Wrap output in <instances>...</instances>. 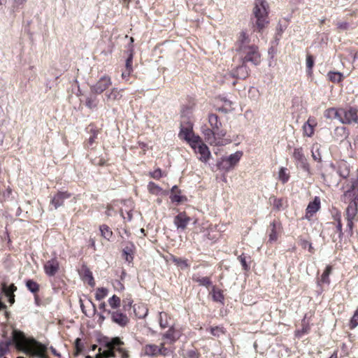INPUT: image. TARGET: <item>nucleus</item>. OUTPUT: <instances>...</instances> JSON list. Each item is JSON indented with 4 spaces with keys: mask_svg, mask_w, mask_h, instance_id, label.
I'll list each match as a JSON object with an SVG mask.
<instances>
[{
    "mask_svg": "<svg viewBox=\"0 0 358 358\" xmlns=\"http://www.w3.org/2000/svg\"><path fill=\"white\" fill-rule=\"evenodd\" d=\"M13 343L17 351L33 358H49L48 348L33 338H27L20 331H13Z\"/></svg>",
    "mask_w": 358,
    "mask_h": 358,
    "instance_id": "nucleus-1",
    "label": "nucleus"
},
{
    "mask_svg": "<svg viewBox=\"0 0 358 358\" xmlns=\"http://www.w3.org/2000/svg\"><path fill=\"white\" fill-rule=\"evenodd\" d=\"M342 200L349 203L345 217L348 232L351 236L353 234L354 222L358 221V180L352 182L350 188L344 192Z\"/></svg>",
    "mask_w": 358,
    "mask_h": 358,
    "instance_id": "nucleus-2",
    "label": "nucleus"
},
{
    "mask_svg": "<svg viewBox=\"0 0 358 358\" xmlns=\"http://www.w3.org/2000/svg\"><path fill=\"white\" fill-rule=\"evenodd\" d=\"M250 39L245 31H241L235 43L236 51L238 53L243 64L251 62L259 65L261 62V55L259 48L255 44L250 45Z\"/></svg>",
    "mask_w": 358,
    "mask_h": 358,
    "instance_id": "nucleus-3",
    "label": "nucleus"
},
{
    "mask_svg": "<svg viewBox=\"0 0 358 358\" xmlns=\"http://www.w3.org/2000/svg\"><path fill=\"white\" fill-rule=\"evenodd\" d=\"M269 6L266 0H255L252 15L255 21H252L254 31L262 32L269 23Z\"/></svg>",
    "mask_w": 358,
    "mask_h": 358,
    "instance_id": "nucleus-4",
    "label": "nucleus"
},
{
    "mask_svg": "<svg viewBox=\"0 0 358 358\" xmlns=\"http://www.w3.org/2000/svg\"><path fill=\"white\" fill-rule=\"evenodd\" d=\"M124 342L119 337L113 338L106 344L103 350L101 348H99V354L96 355V358H101V356L105 358L113 357L129 358V352L122 348Z\"/></svg>",
    "mask_w": 358,
    "mask_h": 358,
    "instance_id": "nucleus-5",
    "label": "nucleus"
},
{
    "mask_svg": "<svg viewBox=\"0 0 358 358\" xmlns=\"http://www.w3.org/2000/svg\"><path fill=\"white\" fill-rule=\"evenodd\" d=\"M168 328L169 329L162 334V339L167 340V343L173 344L182 336L184 328L176 324H173Z\"/></svg>",
    "mask_w": 358,
    "mask_h": 358,
    "instance_id": "nucleus-6",
    "label": "nucleus"
},
{
    "mask_svg": "<svg viewBox=\"0 0 358 358\" xmlns=\"http://www.w3.org/2000/svg\"><path fill=\"white\" fill-rule=\"evenodd\" d=\"M178 137L180 139L185 141L190 145L192 143L198 142L199 136L194 133L192 124L187 122L185 124H181Z\"/></svg>",
    "mask_w": 358,
    "mask_h": 358,
    "instance_id": "nucleus-7",
    "label": "nucleus"
},
{
    "mask_svg": "<svg viewBox=\"0 0 358 358\" xmlns=\"http://www.w3.org/2000/svg\"><path fill=\"white\" fill-rule=\"evenodd\" d=\"M208 120L210 127L215 130L218 139H221L226 136L227 131L222 128V124L217 114L209 113Z\"/></svg>",
    "mask_w": 358,
    "mask_h": 358,
    "instance_id": "nucleus-8",
    "label": "nucleus"
},
{
    "mask_svg": "<svg viewBox=\"0 0 358 358\" xmlns=\"http://www.w3.org/2000/svg\"><path fill=\"white\" fill-rule=\"evenodd\" d=\"M190 147L195 151L196 153L200 155L199 159L203 162H206L210 157V152L208 146L203 142L202 139L199 137L197 143H192Z\"/></svg>",
    "mask_w": 358,
    "mask_h": 358,
    "instance_id": "nucleus-9",
    "label": "nucleus"
},
{
    "mask_svg": "<svg viewBox=\"0 0 358 358\" xmlns=\"http://www.w3.org/2000/svg\"><path fill=\"white\" fill-rule=\"evenodd\" d=\"M43 270L48 277L55 276L60 271L59 259L55 256L46 261L43 264Z\"/></svg>",
    "mask_w": 358,
    "mask_h": 358,
    "instance_id": "nucleus-10",
    "label": "nucleus"
},
{
    "mask_svg": "<svg viewBox=\"0 0 358 358\" xmlns=\"http://www.w3.org/2000/svg\"><path fill=\"white\" fill-rule=\"evenodd\" d=\"M242 156V151H237L231 154L228 157L222 159V162L220 164V168L226 171H229L238 163Z\"/></svg>",
    "mask_w": 358,
    "mask_h": 358,
    "instance_id": "nucleus-11",
    "label": "nucleus"
},
{
    "mask_svg": "<svg viewBox=\"0 0 358 358\" xmlns=\"http://www.w3.org/2000/svg\"><path fill=\"white\" fill-rule=\"evenodd\" d=\"M112 85L111 78L108 76H103L92 87V91L96 94H101Z\"/></svg>",
    "mask_w": 358,
    "mask_h": 358,
    "instance_id": "nucleus-12",
    "label": "nucleus"
},
{
    "mask_svg": "<svg viewBox=\"0 0 358 358\" xmlns=\"http://www.w3.org/2000/svg\"><path fill=\"white\" fill-rule=\"evenodd\" d=\"M108 313L110 315L111 320L113 322L118 324L122 327L127 326L129 322V317L121 310L109 311Z\"/></svg>",
    "mask_w": 358,
    "mask_h": 358,
    "instance_id": "nucleus-13",
    "label": "nucleus"
},
{
    "mask_svg": "<svg viewBox=\"0 0 358 358\" xmlns=\"http://www.w3.org/2000/svg\"><path fill=\"white\" fill-rule=\"evenodd\" d=\"M71 193L68 191H58L50 200V204L52 205L55 209L64 206V201L71 196Z\"/></svg>",
    "mask_w": 358,
    "mask_h": 358,
    "instance_id": "nucleus-14",
    "label": "nucleus"
},
{
    "mask_svg": "<svg viewBox=\"0 0 358 358\" xmlns=\"http://www.w3.org/2000/svg\"><path fill=\"white\" fill-rule=\"evenodd\" d=\"M358 124V110L354 108H344L342 124Z\"/></svg>",
    "mask_w": 358,
    "mask_h": 358,
    "instance_id": "nucleus-15",
    "label": "nucleus"
},
{
    "mask_svg": "<svg viewBox=\"0 0 358 358\" xmlns=\"http://www.w3.org/2000/svg\"><path fill=\"white\" fill-rule=\"evenodd\" d=\"M89 127L90 136L89 138L84 142V147L87 150H94L95 148L94 145L97 143L96 140L99 131L94 124H90Z\"/></svg>",
    "mask_w": 358,
    "mask_h": 358,
    "instance_id": "nucleus-16",
    "label": "nucleus"
},
{
    "mask_svg": "<svg viewBox=\"0 0 358 358\" xmlns=\"http://www.w3.org/2000/svg\"><path fill=\"white\" fill-rule=\"evenodd\" d=\"M229 76L231 78L244 80L249 76V69L246 64H243V62H242L241 65L231 70L229 73Z\"/></svg>",
    "mask_w": 358,
    "mask_h": 358,
    "instance_id": "nucleus-17",
    "label": "nucleus"
},
{
    "mask_svg": "<svg viewBox=\"0 0 358 358\" xmlns=\"http://www.w3.org/2000/svg\"><path fill=\"white\" fill-rule=\"evenodd\" d=\"M282 233L281 223L274 220L269 226V241H276Z\"/></svg>",
    "mask_w": 358,
    "mask_h": 358,
    "instance_id": "nucleus-18",
    "label": "nucleus"
},
{
    "mask_svg": "<svg viewBox=\"0 0 358 358\" xmlns=\"http://www.w3.org/2000/svg\"><path fill=\"white\" fill-rule=\"evenodd\" d=\"M190 220V217L187 215L185 212H182L174 217L173 222L178 229L184 230L187 228Z\"/></svg>",
    "mask_w": 358,
    "mask_h": 358,
    "instance_id": "nucleus-19",
    "label": "nucleus"
},
{
    "mask_svg": "<svg viewBox=\"0 0 358 358\" xmlns=\"http://www.w3.org/2000/svg\"><path fill=\"white\" fill-rule=\"evenodd\" d=\"M158 320L162 329L168 328L173 324H175L171 315L164 311L159 313Z\"/></svg>",
    "mask_w": 358,
    "mask_h": 358,
    "instance_id": "nucleus-20",
    "label": "nucleus"
},
{
    "mask_svg": "<svg viewBox=\"0 0 358 358\" xmlns=\"http://www.w3.org/2000/svg\"><path fill=\"white\" fill-rule=\"evenodd\" d=\"M2 292L8 298V302L12 305L15 303L14 292L17 290V287L12 283L7 286L6 282L1 283Z\"/></svg>",
    "mask_w": 358,
    "mask_h": 358,
    "instance_id": "nucleus-21",
    "label": "nucleus"
},
{
    "mask_svg": "<svg viewBox=\"0 0 358 358\" xmlns=\"http://www.w3.org/2000/svg\"><path fill=\"white\" fill-rule=\"evenodd\" d=\"M133 310L136 317L139 319L144 318L148 313L147 305L143 303H135L133 306Z\"/></svg>",
    "mask_w": 358,
    "mask_h": 358,
    "instance_id": "nucleus-22",
    "label": "nucleus"
},
{
    "mask_svg": "<svg viewBox=\"0 0 358 358\" xmlns=\"http://www.w3.org/2000/svg\"><path fill=\"white\" fill-rule=\"evenodd\" d=\"M135 252V245L131 242H128L122 250V256L124 259L131 263L134 259Z\"/></svg>",
    "mask_w": 358,
    "mask_h": 358,
    "instance_id": "nucleus-23",
    "label": "nucleus"
},
{
    "mask_svg": "<svg viewBox=\"0 0 358 358\" xmlns=\"http://www.w3.org/2000/svg\"><path fill=\"white\" fill-rule=\"evenodd\" d=\"M142 352L144 355L157 357H158V345L155 344H146L142 348Z\"/></svg>",
    "mask_w": 358,
    "mask_h": 358,
    "instance_id": "nucleus-24",
    "label": "nucleus"
},
{
    "mask_svg": "<svg viewBox=\"0 0 358 358\" xmlns=\"http://www.w3.org/2000/svg\"><path fill=\"white\" fill-rule=\"evenodd\" d=\"M320 208V199L319 197H315L313 201L310 202L306 208V217H308V215L311 217L315 214Z\"/></svg>",
    "mask_w": 358,
    "mask_h": 358,
    "instance_id": "nucleus-25",
    "label": "nucleus"
},
{
    "mask_svg": "<svg viewBox=\"0 0 358 358\" xmlns=\"http://www.w3.org/2000/svg\"><path fill=\"white\" fill-rule=\"evenodd\" d=\"M170 199L173 203L176 202L178 203L186 200L185 196L181 195V191L176 185H174L171 190Z\"/></svg>",
    "mask_w": 358,
    "mask_h": 358,
    "instance_id": "nucleus-26",
    "label": "nucleus"
},
{
    "mask_svg": "<svg viewBox=\"0 0 358 358\" xmlns=\"http://www.w3.org/2000/svg\"><path fill=\"white\" fill-rule=\"evenodd\" d=\"M193 282L198 283L199 286L209 288L212 286V281L210 277H201L198 274H194L192 278Z\"/></svg>",
    "mask_w": 358,
    "mask_h": 358,
    "instance_id": "nucleus-27",
    "label": "nucleus"
},
{
    "mask_svg": "<svg viewBox=\"0 0 358 358\" xmlns=\"http://www.w3.org/2000/svg\"><path fill=\"white\" fill-rule=\"evenodd\" d=\"M205 140L210 143V145L213 144H217L216 143V139H217V134L215 132V130L212 128H206L203 129L202 131Z\"/></svg>",
    "mask_w": 358,
    "mask_h": 358,
    "instance_id": "nucleus-28",
    "label": "nucleus"
},
{
    "mask_svg": "<svg viewBox=\"0 0 358 358\" xmlns=\"http://www.w3.org/2000/svg\"><path fill=\"white\" fill-rule=\"evenodd\" d=\"M26 287L28 290L34 294V299H37L38 298V292L40 289V285L34 280L29 279L26 281Z\"/></svg>",
    "mask_w": 358,
    "mask_h": 358,
    "instance_id": "nucleus-29",
    "label": "nucleus"
},
{
    "mask_svg": "<svg viewBox=\"0 0 358 358\" xmlns=\"http://www.w3.org/2000/svg\"><path fill=\"white\" fill-rule=\"evenodd\" d=\"M171 260L172 261L173 263H174L177 266L180 267L181 269L189 267V264L188 263V260L187 259L171 255Z\"/></svg>",
    "mask_w": 358,
    "mask_h": 358,
    "instance_id": "nucleus-30",
    "label": "nucleus"
},
{
    "mask_svg": "<svg viewBox=\"0 0 358 358\" xmlns=\"http://www.w3.org/2000/svg\"><path fill=\"white\" fill-rule=\"evenodd\" d=\"M315 125L316 124L313 120L308 119L303 126L304 134L307 136H311L314 133V127Z\"/></svg>",
    "mask_w": 358,
    "mask_h": 358,
    "instance_id": "nucleus-31",
    "label": "nucleus"
},
{
    "mask_svg": "<svg viewBox=\"0 0 358 358\" xmlns=\"http://www.w3.org/2000/svg\"><path fill=\"white\" fill-rule=\"evenodd\" d=\"M82 276L84 281L87 282V283L92 287L94 286L95 282L92 273L88 268H83Z\"/></svg>",
    "mask_w": 358,
    "mask_h": 358,
    "instance_id": "nucleus-32",
    "label": "nucleus"
},
{
    "mask_svg": "<svg viewBox=\"0 0 358 358\" xmlns=\"http://www.w3.org/2000/svg\"><path fill=\"white\" fill-rule=\"evenodd\" d=\"M123 90V89L119 90L117 88L114 87L109 92L106 93V95L109 100H118L122 98L121 92Z\"/></svg>",
    "mask_w": 358,
    "mask_h": 358,
    "instance_id": "nucleus-33",
    "label": "nucleus"
},
{
    "mask_svg": "<svg viewBox=\"0 0 358 358\" xmlns=\"http://www.w3.org/2000/svg\"><path fill=\"white\" fill-rule=\"evenodd\" d=\"M208 330L213 336L217 338L221 335H224L227 332L226 329L222 326L210 327Z\"/></svg>",
    "mask_w": 358,
    "mask_h": 358,
    "instance_id": "nucleus-34",
    "label": "nucleus"
},
{
    "mask_svg": "<svg viewBox=\"0 0 358 358\" xmlns=\"http://www.w3.org/2000/svg\"><path fill=\"white\" fill-rule=\"evenodd\" d=\"M296 167L298 169L301 170L303 176H308L309 174V164L306 159L296 161Z\"/></svg>",
    "mask_w": 358,
    "mask_h": 358,
    "instance_id": "nucleus-35",
    "label": "nucleus"
},
{
    "mask_svg": "<svg viewBox=\"0 0 358 358\" xmlns=\"http://www.w3.org/2000/svg\"><path fill=\"white\" fill-rule=\"evenodd\" d=\"M273 206L277 210H281L285 208V207L287 206V201L280 198H273Z\"/></svg>",
    "mask_w": 358,
    "mask_h": 358,
    "instance_id": "nucleus-36",
    "label": "nucleus"
},
{
    "mask_svg": "<svg viewBox=\"0 0 358 358\" xmlns=\"http://www.w3.org/2000/svg\"><path fill=\"white\" fill-rule=\"evenodd\" d=\"M108 302L110 308L115 310H117V308H119L121 305L120 298L115 294L109 298Z\"/></svg>",
    "mask_w": 358,
    "mask_h": 358,
    "instance_id": "nucleus-37",
    "label": "nucleus"
},
{
    "mask_svg": "<svg viewBox=\"0 0 358 358\" xmlns=\"http://www.w3.org/2000/svg\"><path fill=\"white\" fill-rule=\"evenodd\" d=\"M213 299L215 301L222 302L224 297L222 290L217 288L215 286H212Z\"/></svg>",
    "mask_w": 358,
    "mask_h": 358,
    "instance_id": "nucleus-38",
    "label": "nucleus"
},
{
    "mask_svg": "<svg viewBox=\"0 0 358 358\" xmlns=\"http://www.w3.org/2000/svg\"><path fill=\"white\" fill-rule=\"evenodd\" d=\"M329 80L333 83H340L343 79V73L337 71H330L327 75Z\"/></svg>",
    "mask_w": 358,
    "mask_h": 358,
    "instance_id": "nucleus-39",
    "label": "nucleus"
},
{
    "mask_svg": "<svg viewBox=\"0 0 358 358\" xmlns=\"http://www.w3.org/2000/svg\"><path fill=\"white\" fill-rule=\"evenodd\" d=\"M99 229H100L101 236L104 238H106L107 240H110V238L113 236V231L110 229V227L106 224H102L100 226Z\"/></svg>",
    "mask_w": 358,
    "mask_h": 358,
    "instance_id": "nucleus-40",
    "label": "nucleus"
},
{
    "mask_svg": "<svg viewBox=\"0 0 358 358\" xmlns=\"http://www.w3.org/2000/svg\"><path fill=\"white\" fill-rule=\"evenodd\" d=\"M148 192L155 195H159L161 194L162 189L154 182H149L148 185Z\"/></svg>",
    "mask_w": 358,
    "mask_h": 358,
    "instance_id": "nucleus-41",
    "label": "nucleus"
},
{
    "mask_svg": "<svg viewBox=\"0 0 358 358\" xmlns=\"http://www.w3.org/2000/svg\"><path fill=\"white\" fill-rule=\"evenodd\" d=\"M133 58H134V50L131 48L129 50V53L125 62V70L127 71L133 72Z\"/></svg>",
    "mask_w": 358,
    "mask_h": 358,
    "instance_id": "nucleus-42",
    "label": "nucleus"
},
{
    "mask_svg": "<svg viewBox=\"0 0 358 358\" xmlns=\"http://www.w3.org/2000/svg\"><path fill=\"white\" fill-rule=\"evenodd\" d=\"M10 345L9 341L0 342V358H6L4 356L9 352Z\"/></svg>",
    "mask_w": 358,
    "mask_h": 358,
    "instance_id": "nucleus-43",
    "label": "nucleus"
},
{
    "mask_svg": "<svg viewBox=\"0 0 358 358\" xmlns=\"http://www.w3.org/2000/svg\"><path fill=\"white\" fill-rule=\"evenodd\" d=\"M108 294V290L105 287H99L96 290L95 299L97 301H101L104 299Z\"/></svg>",
    "mask_w": 358,
    "mask_h": 358,
    "instance_id": "nucleus-44",
    "label": "nucleus"
},
{
    "mask_svg": "<svg viewBox=\"0 0 358 358\" xmlns=\"http://www.w3.org/2000/svg\"><path fill=\"white\" fill-rule=\"evenodd\" d=\"M166 342H162L160 343L159 345H158V356L162 355V356H167L170 354L171 350L169 348H166L165 346Z\"/></svg>",
    "mask_w": 358,
    "mask_h": 358,
    "instance_id": "nucleus-45",
    "label": "nucleus"
},
{
    "mask_svg": "<svg viewBox=\"0 0 358 358\" xmlns=\"http://www.w3.org/2000/svg\"><path fill=\"white\" fill-rule=\"evenodd\" d=\"M286 169L281 168L278 174L279 180H281L283 183L287 182L289 178V173H286Z\"/></svg>",
    "mask_w": 358,
    "mask_h": 358,
    "instance_id": "nucleus-46",
    "label": "nucleus"
},
{
    "mask_svg": "<svg viewBox=\"0 0 358 358\" xmlns=\"http://www.w3.org/2000/svg\"><path fill=\"white\" fill-rule=\"evenodd\" d=\"M133 301L131 299H126L122 301V310L123 311H129L132 306Z\"/></svg>",
    "mask_w": 358,
    "mask_h": 358,
    "instance_id": "nucleus-47",
    "label": "nucleus"
},
{
    "mask_svg": "<svg viewBox=\"0 0 358 358\" xmlns=\"http://www.w3.org/2000/svg\"><path fill=\"white\" fill-rule=\"evenodd\" d=\"M331 267L327 266L326 268L325 271H324V273H322V275L321 276V281L323 283H328L329 282V275L331 273Z\"/></svg>",
    "mask_w": 358,
    "mask_h": 358,
    "instance_id": "nucleus-48",
    "label": "nucleus"
},
{
    "mask_svg": "<svg viewBox=\"0 0 358 358\" xmlns=\"http://www.w3.org/2000/svg\"><path fill=\"white\" fill-rule=\"evenodd\" d=\"M200 353L196 349H191L187 351V358H199Z\"/></svg>",
    "mask_w": 358,
    "mask_h": 358,
    "instance_id": "nucleus-49",
    "label": "nucleus"
},
{
    "mask_svg": "<svg viewBox=\"0 0 358 358\" xmlns=\"http://www.w3.org/2000/svg\"><path fill=\"white\" fill-rule=\"evenodd\" d=\"M149 176L155 180H159L162 177V171L160 168H157L154 171L150 172Z\"/></svg>",
    "mask_w": 358,
    "mask_h": 358,
    "instance_id": "nucleus-50",
    "label": "nucleus"
},
{
    "mask_svg": "<svg viewBox=\"0 0 358 358\" xmlns=\"http://www.w3.org/2000/svg\"><path fill=\"white\" fill-rule=\"evenodd\" d=\"M336 108H330L324 111V117L327 119L334 120Z\"/></svg>",
    "mask_w": 358,
    "mask_h": 358,
    "instance_id": "nucleus-51",
    "label": "nucleus"
},
{
    "mask_svg": "<svg viewBox=\"0 0 358 358\" xmlns=\"http://www.w3.org/2000/svg\"><path fill=\"white\" fill-rule=\"evenodd\" d=\"M294 157L296 161L306 159L303 153L301 148H297L294 150Z\"/></svg>",
    "mask_w": 358,
    "mask_h": 358,
    "instance_id": "nucleus-52",
    "label": "nucleus"
},
{
    "mask_svg": "<svg viewBox=\"0 0 358 358\" xmlns=\"http://www.w3.org/2000/svg\"><path fill=\"white\" fill-rule=\"evenodd\" d=\"M92 163L94 165L103 166L106 164V161L102 157H96L92 159Z\"/></svg>",
    "mask_w": 358,
    "mask_h": 358,
    "instance_id": "nucleus-53",
    "label": "nucleus"
},
{
    "mask_svg": "<svg viewBox=\"0 0 358 358\" xmlns=\"http://www.w3.org/2000/svg\"><path fill=\"white\" fill-rule=\"evenodd\" d=\"M343 109L344 108H336V110H335L334 120H338L341 123H342L343 117Z\"/></svg>",
    "mask_w": 358,
    "mask_h": 358,
    "instance_id": "nucleus-54",
    "label": "nucleus"
},
{
    "mask_svg": "<svg viewBox=\"0 0 358 358\" xmlns=\"http://www.w3.org/2000/svg\"><path fill=\"white\" fill-rule=\"evenodd\" d=\"M313 64H314V60H313V58L311 55H307V57H306V66H307V69H308V72L310 73L312 70V68L313 66Z\"/></svg>",
    "mask_w": 358,
    "mask_h": 358,
    "instance_id": "nucleus-55",
    "label": "nucleus"
},
{
    "mask_svg": "<svg viewBox=\"0 0 358 358\" xmlns=\"http://www.w3.org/2000/svg\"><path fill=\"white\" fill-rule=\"evenodd\" d=\"M350 324L352 328H355L358 325V309L355 312L350 320Z\"/></svg>",
    "mask_w": 358,
    "mask_h": 358,
    "instance_id": "nucleus-56",
    "label": "nucleus"
},
{
    "mask_svg": "<svg viewBox=\"0 0 358 358\" xmlns=\"http://www.w3.org/2000/svg\"><path fill=\"white\" fill-rule=\"evenodd\" d=\"M86 106L89 108H94L96 106V99L92 98H87L85 102Z\"/></svg>",
    "mask_w": 358,
    "mask_h": 358,
    "instance_id": "nucleus-57",
    "label": "nucleus"
},
{
    "mask_svg": "<svg viewBox=\"0 0 358 358\" xmlns=\"http://www.w3.org/2000/svg\"><path fill=\"white\" fill-rule=\"evenodd\" d=\"M76 354L78 355L83 351V345L80 343V339L77 338L75 342Z\"/></svg>",
    "mask_w": 358,
    "mask_h": 358,
    "instance_id": "nucleus-58",
    "label": "nucleus"
},
{
    "mask_svg": "<svg viewBox=\"0 0 358 358\" xmlns=\"http://www.w3.org/2000/svg\"><path fill=\"white\" fill-rule=\"evenodd\" d=\"M238 260L241 263V265H242L243 268L245 270H247L248 268V266L247 262H246V257H245V256H244L243 255H240L238 257Z\"/></svg>",
    "mask_w": 358,
    "mask_h": 358,
    "instance_id": "nucleus-59",
    "label": "nucleus"
},
{
    "mask_svg": "<svg viewBox=\"0 0 358 358\" xmlns=\"http://www.w3.org/2000/svg\"><path fill=\"white\" fill-rule=\"evenodd\" d=\"M336 229H337V231L339 234V237L341 238L343 235V225H342V223H341V218L339 217L338 219V224H337V226H336Z\"/></svg>",
    "mask_w": 358,
    "mask_h": 358,
    "instance_id": "nucleus-60",
    "label": "nucleus"
},
{
    "mask_svg": "<svg viewBox=\"0 0 358 358\" xmlns=\"http://www.w3.org/2000/svg\"><path fill=\"white\" fill-rule=\"evenodd\" d=\"M133 72H130V71H127V70H125L124 72H122L121 76H122V78L124 79V80H129V76H131V74Z\"/></svg>",
    "mask_w": 358,
    "mask_h": 358,
    "instance_id": "nucleus-61",
    "label": "nucleus"
},
{
    "mask_svg": "<svg viewBox=\"0 0 358 358\" xmlns=\"http://www.w3.org/2000/svg\"><path fill=\"white\" fill-rule=\"evenodd\" d=\"M301 244L303 248H306L307 246L309 247V250H310L312 248V245L310 243H308V241L301 239Z\"/></svg>",
    "mask_w": 358,
    "mask_h": 358,
    "instance_id": "nucleus-62",
    "label": "nucleus"
},
{
    "mask_svg": "<svg viewBox=\"0 0 358 358\" xmlns=\"http://www.w3.org/2000/svg\"><path fill=\"white\" fill-rule=\"evenodd\" d=\"M338 27L341 29H346L348 28V23L343 22L338 23Z\"/></svg>",
    "mask_w": 358,
    "mask_h": 358,
    "instance_id": "nucleus-63",
    "label": "nucleus"
},
{
    "mask_svg": "<svg viewBox=\"0 0 358 358\" xmlns=\"http://www.w3.org/2000/svg\"><path fill=\"white\" fill-rule=\"evenodd\" d=\"M6 306L5 303H3L1 300H0V311L1 310H3V309H6Z\"/></svg>",
    "mask_w": 358,
    "mask_h": 358,
    "instance_id": "nucleus-64",
    "label": "nucleus"
}]
</instances>
